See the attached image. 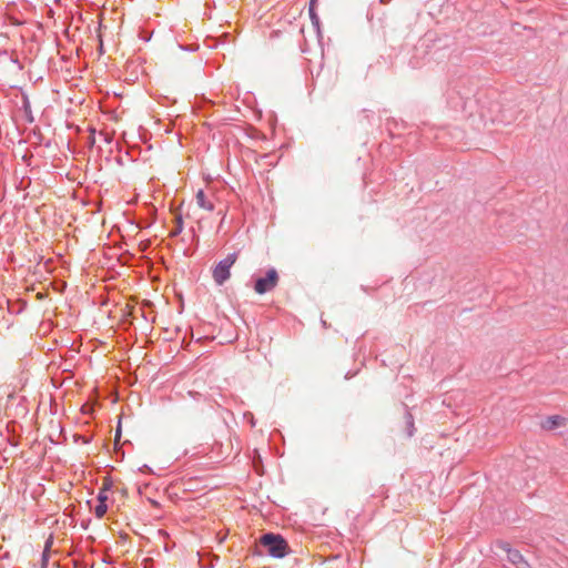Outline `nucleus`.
Segmentation results:
<instances>
[{
	"mask_svg": "<svg viewBox=\"0 0 568 568\" xmlns=\"http://www.w3.org/2000/svg\"><path fill=\"white\" fill-rule=\"evenodd\" d=\"M260 546L265 549V552L275 558H283L288 552V545L286 540L276 534H264L260 538Z\"/></svg>",
	"mask_w": 568,
	"mask_h": 568,
	"instance_id": "nucleus-1",
	"label": "nucleus"
},
{
	"mask_svg": "<svg viewBox=\"0 0 568 568\" xmlns=\"http://www.w3.org/2000/svg\"><path fill=\"white\" fill-rule=\"evenodd\" d=\"M236 254H229L224 260L220 261L213 268L212 276L217 285H223L231 276V267L236 262Z\"/></svg>",
	"mask_w": 568,
	"mask_h": 568,
	"instance_id": "nucleus-2",
	"label": "nucleus"
},
{
	"mask_svg": "<svg viewBox=\"0 0 568 568\" xmlns=\"http://www.w3.org/2000/svg\"><path fill=\"white\" fill-rule=\"evenodd\" d=\"M278 283V275L276 270L271 268L266 272L264 277H258L255 281L254 290L258 294H265L272 291Z\"/></svg>",
	"mask_w": 568,
	"mask_h": 568,
	"instance_id": "nucleus-3",
	"label": "nucleus"
},
{
	"mask_svg": "<svg viewBox=\"0 0 568 568\" xmlns=\"http://www.w3.org/2000/svg\"><path fill=\"white\" fill-rule=\"evenodd\" d=\"M565 418L559 415L548 416L541 422V427L545 430H555L565 425Z\"/></svg>",
	"mask_w": 568,
	"mask_h": 568,
	"instance_id": "nucleus-4",
	"label": "nucleus"
},
{
	"mask_svg": "<svg viewBox=\"0 0 568 568\" xmlns=\"http://www.w3.org/2000/svg\"><path fill=\"white\" fill-rule=\"evenodd\" d=\"M505 550L507 552V559L517 568L528 567V564L525 561L523 555L518 550L510 548H505Z\"/></svg>",
	"mask_w": 568,
	"mask_h": 568,
	"instance_id": "nucleus-5",
	"label": "nucleus"
},
{
	"mask_svg": "<svg viewBox=\"0 0 568 568\" xmlns=\"http://www.w3.org/2000/svg\"><path fill=\"white\" fill-rule=\"evenodd\" d=\"M195 199H196V203L200 207H202L206 211L214 210V203H213L212 199L203 190L197 191Z\"/></svg>",
	"mask_w": 568,
	"mask_h": 568,
	"instance_id": "nucleus-6",
	"label": "nucleus"
},
{
	"mask_svg": "<svg viewBox=\"0 0 568 568\" xmlns=\"http://www.w3.org/2000/svg\"><path fill=\"white\" fill-rule=\"evenodd\" d=\"M108 511V505L105 503H98V505L94 508V515L97 518L101 519L104 517V515Z\"/></svg>",
	"mask_w": 568,
	"mask_h": 568,
	"instance_id": "nucleus-7",
	"label": "nucleus"
},
{
	"mask_svg": "<svg viewBox=\"0 0 568 568\" xmlns=\"http://www.w3.org/2000/svg\"><path fill=\"white\" fill-rule=\"evenodd\" d=\"M315 3H316V0H311V2H310V10L308 11H310V17L312 19V22L317 26L318 24V17H317V14L315 12Z\"/></svg>",
	"mask_w": 568,
	"mask_h": 568,
	"instance_id": "nucleus-8",
	"label": "nucleus"
},
{
	"mask_svg": "<svg viewBox=\"0 0 568 568\" xmlns=\"http://www.w3.org/2000/svg\"><path fill=\"white\" fill-rule=\"evenodd\" d=\"M108 501V495H106V491L105 490H100L99 494H98V503H105L106 504Z\"/></svg>",
	"mask_w": 568,
	"mask_h": 568,
	"instance_id": "nucleus-9",
	"label": "nucleus"
},
{
	"mask_svg": "<svg viewBox=\"0 0 568 568\" xmlns=\"http://www.w3.org/2000/svg\"><path fill=\"white\" fill-rule=\"evenodd\" d=\"M48 560H49V555L47 552V550L42 554V568H47L48 566Z\"/></svg>",
	"mask_w": 568,
	"mask_h": 568,
	"instance_id": "nucleus-10",
	"label": "nucleus"
},
{
	"mask_svg": "<svg viewBox=\"0 0 568 568\" xmlns=\"http://www.w3.org/2000/svg\"><path fill=\"white\" fill-rule=\"evenodd\" d=\"M110 487H111V481L108 479H104L103 487L101 489L108 491L110 489Z\"/></svg>",
	"mask_w": 568,
	"mask_h": 568,
	"instance_id": "nucleus-11",
	"label": "nucleus"
}]
</instances>
